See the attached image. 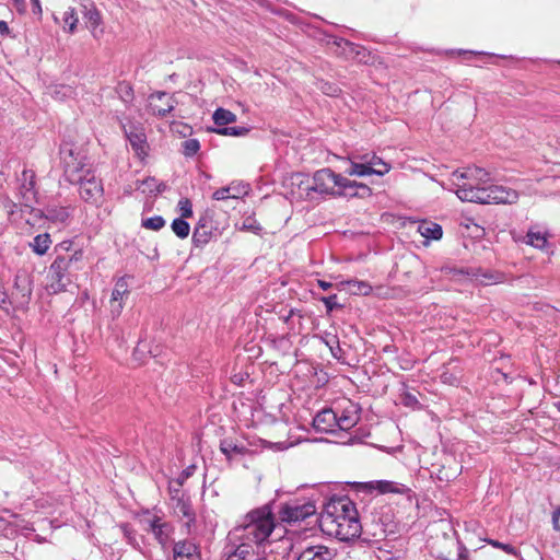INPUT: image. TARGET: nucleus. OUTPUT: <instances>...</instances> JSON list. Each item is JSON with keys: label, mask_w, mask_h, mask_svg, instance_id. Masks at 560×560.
I'll use <instances>...</instances> for the list:
<instances>
[{"label": "nucleus", "mask_w": 560, "mask_h": 560, "mask_svg": "<svg viewBox=\"0 0 560 560\" xmlns=\"http://www.w3.org/2000/svg\"><path fill=\"white\" fill-rule=\"evenodd\" d=\"M57 256L55 260H61V265L72 276L74 271L83 269V249L74 248L73 240H66L56 245Z\"/></svg>", "instance_id": "nucleus-7"}, {"label": "nucleus", "mask_w": 560, "mask_h": 560, "mask_svg": "<svg viewBox=\"0 0 560 560\" xmlns=\"http://www.w3.org/2000/svg\"><path fill=\"white\" fill-rule=\"evenodd\" d=\"M60 164L65 179L74 184L93 172L86 152L72 142L65 141L59 149Z\"/></svg>", "instance_id": "nucleus-5"}, {"label": "nucleus", "mask_w": 560, "mask_h": 560, "mask_svg": "<svg viewBox=\"0 0 560 560\" xmlns=\"http://www.w3.org/2000/svg\"><path fill=\"white\" fill-rule=\"evenodd\" d=\"M275 529V517L269 505H264L249 511L242 523L235 526L229 534L230 539L253 545L264 544Z\"/></svg>", "instance_id": "nucleus-2"}, {"label": "nucleus", "mask_w": 560, "mask_h": 560, "mask_svg": "<svg viewBox=\"0 0 560 560\" xmlns=\"http://www.w3.org/2000/svg\"><path fill=\"white\" fill-rule=\"evenodd\" d=\"M173 560H201L200 546L194 539L175 541L172 548Z\"/></svg>", "instance_id": "nucleus-20"}, {"label": "nucleus", "mask_w": 560, "mask_h": 560, "mask_svg": "<svg viewBox=\"0 0 560 560\" xmlns=\"http://www.w3.org/2000/svg\"><path fill=\"white\" fill-rule=\"evenodd\" d=\"M255 560H270V557L267 555L257 556Z\"/></svg>", "instance_id": "nucleus-64"}, {"label": "nucleus", "mask_w": 560, "mask_h": 560, "mask_svg": "<svg viewBox=\"0 0 560 560\" xmlns=\"http://www.w3.org/2000/svg\"><path fill=\"white\" fill-rule=\"evenodd\" d=\"M241 230L258 233L261 230V228L259 223L256 221V219H254L253 217H247L244 219Z\"/></svg>", "instance_id": "nucleus-51"}, {"label": "nucleus", "mask_w": 560, "mask_h": 560, "mask_svg": "<svg viewBox=\"0 0 560 560\" xmlns=\"http://www.w3.org/2000/svg\"><path fill=\"white\" fill-rule=\"evenodd\" d=\"M317 284L324 291H326V290H328V289H330L332 287V284L330 282H327L325 280H317Z\"/></svg>", "instance_id": "nucleus-62"}, {"label": "nucleus", "mask_w": 560, "mask_h": 560, "mask_svg": "<svg viewBox=\"0 0 560 560\" xmlns=\"http://www.w3.org/2000/svg\"><path fill=\"white\" fill-rule=\"evenodd\" d=\"M178 209L180 212L182 219H187L192 217V205L191 201L187 198H183L178 201Z\"/></svg>", "instance_id": "nucleus-50"}, {"label": "nucleus", "mask_w": 560, "mask_h": 560, "mask_svg": "<svg viewBox=\"0 0 560 560\" xmlns=\"http://www.w3.org/2000/svg\"><path fill=\"white\" fill-rule=\"evenodd\" d=\"M346 284L355 294L360 293L363 295H368L372 291L371 284H369L368 282L362 281V280H349L346 282Z\"/></svg>", "instance_id": "nucleus-43"}, {"label": "nucleus", "mask_w": 560, "mask_h": 560, "mask_svg": "<svg viewBox=\"0 0 560 560\" xmlns=\"http://www.w3.org/2000/svg\"><path fill=\"white\" fill-rule=\"evenodd\" d=\"M317 88L320 90L324 94L328 96H338L340 93V89L337 84L330 83L324 80H320L317 82Z\"/></svg>", "instance_id": "nucleus-46"}, {"label": "nucleus", "mask_w": 560, "mask_h": 560, "mask_svg": "<svg viewBox=\"0 0 560 560\" xmlns=\"http://www.w3.org/2000/svg\"><path fill=\"white\" fill-rule=\"evenodd\" d=\"M32 295V280L27 272L20 271L14 277V285L11 298L14 307L22 310L27 306Z\"/></svg>", "instance_id": "nucleus-14"}, {"label": "nucleus", "mask_w": 560, "mask_h": 560, "mask_svg": "<svg viewBox=\"0 0 560 560\" xmlns=\"http://www.w3.org/2000/svg\"><path fill=\"white\" fill-rule=\"evenodd\" d=\"M165 225V220L161 215H154L142 220V226L148 230L159 231Z\"/></svg>", "instance_id": "nucleus-45"}, {"label": "nucleus", "mask_w": 560, "mask_h": 560, "mask_svg": "<svg viewBox=\"0 0 560 560\" xmlns=\"http://www.w3.org/2000/svg\"><path fill=\"white\" fill-rule=\"evenodd\" d=\"M253 552V548L247 542H241L234 550L226 553L225 560H247Z\"/></svg>", "instance_id": "nucleus-34"}, {"label": "nucleus", "mask_w": 560, "mask_h": 560, "mask_svg": "<svg viewBox=\"0 0 560 560\" xmlns=\"http://www.w3.org/2000/svg\"><path fill=\"white\" fill-rule=\"evenodd\" d=\"M139 187H142L143 192L159 194L163 191L164 185L159 183L154 177L143 179Z\"/></svg>", "instance_id": "nucleus-42"}, {"label": "nucleus", "mask_w": 560, "mask_h": 560, "mask_svg": "<svg viewBox=\"0 0 560 560\" xmlns=\"http://www.w3.org/2000/svg\"><path fill=\"white\" fill-rule=\"evenodd\" d=\"M360 410L359 405L348 398L338 400L332 408L338 429L342 431L352 429L360 420Z\"/></svg>", "instance_id": "nucleus-10"}, {"label": "nucleus", "mask_w": 560, "mask_h": 560, "mask_svg": "<svg viewBox=\"0 0 560 560\" xmlns=\"http://www.w3.org/2000/svg\"><path fill=\"white\" fill-rule=\"evenodd\" d=\"M212 199L217 201L231 199L230 192L226 187H221L212 194Z\"/></svg>", "instance_id": "nucleus-54"}, {"label": "nucleus", "mask_w": 560, "mask_h": 560, "mask_svg": "<svg viewBox=\"0 0 560 560\" xmlns=\"http://www.w3.org/2000/svg\"><path fill=\"white\" fill-rule=\"evenodd\" d=\"M483 279L481 280L482 283H486V284H489V283H495L498 282V277L493 276V275H482Z\"/></svg>", "instance_id": "nucleus-58"}, {"label": "nucleus", "mask_w": 560, "mask_h": 560, "mask_svg": "<svg viewBox=\"0 0 560 560\" xmlns=\"http://www.w3.org/2000/svg\"><path fill=\"white\" fill-rule=\"evenodd\" d=\"M73 185H79L80 196L85 202L97 203L103 197V185L102 182L96 178L94 171Z\"/></svg>", "instance_id": "nucleus-17"}, {"label": "nucleus", "mask_w": 560, "mask_h": 560, "mask_svg": "<svg viewBox=\"0 0 560 560\" xmlns=\"http://www.w3.org/2000/svg\"><path fill=\"white\" fill-rule=\"evenodd\" d=\"M418 232L427 240L438 241L443 235L442 226L435 222L422 221L418 225Z\"/></svg>", "instance_id": "nucleus-30"}, {"label": "nucleus", "mask_w": 560, "mask_h": 560, "mask_svg": "<svg viewBox=\"0 0 560 560\" xmlns=\"http://www.w3.org/2000/svg\"><path fill=\"white\" fill-rule=\"evenodd\" d=\"M31 4H32V12L34 15L40 18L42 14H43V9H42V4H40V0H31Z\"/></svg>", "instance_id": "nucleus-56"}, {"label": "nucleus", "mask_w": 560, "mask_h": 560, "mask_svg": "<svg viewBox=\"0 0 560 560\" xmlns=\"http://www.w3.org/2000/svg\"><path fill=\"white\" fill-rule=\"evenodd\" d=\"M171 500L174 502L173 508L175 514L184 521L187 532L190 533L196 522V514L190 498L180 493L179 490H176L175 493L172 494Z\"/></svg>", "instance_id": "nucleus-15"}, {"label": "nucleus", "mask_w": 560, "mask_h": 560, "mask_svg": "<svg viewBox=\"0 0 560 560\" xmlns=\"http://www.w3.org/2000/svg\"><path fill=\"white\" fill-rule=\"evenodd\" d=\"M43 217L56 224H63L69 219V211L66 207L50 206L43 210Z\"/></svg>", "instance_id": "nucleus-28"}, {"label": "nucleus", "mask_w": 560, "mask_h": 560, "mask_svg": "<svg viewBox=\"0 0 560 560\" xmlns=\"http://www.w3.org/2000/svg\"><path fill=\"white\" fill-rule=\"evenodd\" d=\"M149 529L159 544L165 548L172 539L174 526L163 517L154 514L148 520Z\"/></svg>", "instance_id": "nucleus-19"}, {"label": "nucleus", "mask_w": 560, "mask_h": 560, "mask_svg": "<svg viewBox=\"0 0 560 560\" xmlns=\"http://www.w3.org/2000/svg\"><path fill=\"white\" fill-rule=\"evenodd\" d=\"M336 551L324 545L308 546L295 560H334Z\"/></svg>", "instance_id": "nucleus-24"}, {"label": "nucleus", "mask_w": 560, "mask_h": 560, "mask_svg": "<svg viewBox=\"0 0 560 560\" xmlns=\"http://www.w3.org/2000/svg\"><path fill=\"white\" fill-rule=\"evenodd\" d=\"M316 502L313 498L307 500L292 499L282 504L279 516L282 522L296 523L316 513Z\"/></svg>", "instance_id": "nucleus-6"}, {"label": "nucleus", "mask_w": 560, "mask_h": 560, "mask_svg": "<svg viewBox=\"0 0 560 560\" xmlns=\"http://www.w3.org/2000/svg\"><path fill=\"white\" fill-rule=\"evenodd\" d=\"M231 199H240L244 196L248 195L249 192V185L244 183H232L231 185L226 186Z\"/></svg>", "instance_id": "nucleus-41"}, {"label": "nucleus", "mask_w": 560, "mask_h": 560, "mask_svg": "<svg viewBox=\"0 0 560 560\" xmlns=\"http://www.w3.org/2000/svg\"><path fill=\"white\" fill-rule=\"evenodd\" d=\"M457 560H469L468 550L463 544L458 545Z\"/></svg>", "instance_id": "nucleus-57"}, {"label": "nucleus", "mask_w": 560, "mask_h": 560, "mask_svg": "<svg viewBox=\"0 0 560 560\" xmlns=\"http://www.w3.org/2000/svg\"><path fill=\"white\" fill-rule=\"evenodd\" d=\"M220 451L228 460H232L238 455H244L247 450L243 444L236 443L233 439H224L220 442Z\"/></svg>", "instance_id": "nucleus-29"}, {"label": "nucleus", "mask_w": 560, "mask_h": 560, "mask_svg": "<svg viewBox=\"0 0 560 560\" xmlns=\"http://www.w3.org/2000/svg\"><path fill=\"white\" fill-rule=\"evenodd\" d=\"M200 143L197 139H187L183 142V154L186 158H192L198 153Z\"/></svg>", "instance_id": "nucleus-44"}, {"label": "nucleus", "mask_w": 560, "mask_h": 560, "mask_svg": "<svg viewBox=\"0 0 560 560\" xmlns=\"http://www.w3.org/2000/svg\"><path fill=\"white\" fill-rule=\"evenodd\" d=\"M354 489L358 492L374 493L377 494H406L410 495L411 489L404 483L389 481V480H373L368 482H354Z\"/></svg>", "instance_id": "nucleus-11"}, {"label": "nucleus", "mask_w": 560, "mask_h": 560, "mask_svg": "<svg viewBox=\"0 0 560 560\" xmlns=\"http://www.w3.org/2000/svg\"><path fill=\"white\" fill-rule=\"evenodd\" d=\"M211 233L206 231L205 225L199 224L192 232V243L197 247H202L210 240Z\"/></svg>", "instance_id": "nucleus-38"}, {"label": "nucleus", "mask_w": 560, "mask_h": 560, "mask_svg": "<svg viewBox=\"0 0 560 560\" xmlns=\"http://www.w3.org/2000/svg\"><path fill=\"white\" fill-rule=\"evenodd\" d=\"M486 541L494 548L501 549L504 552L514 556L518 560H526L520 550L510 544H504L495 539H486Z\"/></svg>", "instance_id": "nucleus-39"}, {"label": "nucleus", "mask_w": 560, "mask_h": 560, "mask_svg": "<svg viewBox=\"0 0 560 560\" xmlns=\"http://www.w3.org/2000/svg\"><path fill=\"white\" fill-rule=\"evenodd\" d=\"M129 295V289L126 277L116 280L109 300V313L113 319L120 316L124 310V300Z\"/></svg>", "instance_id": "nucleus-18"}, {"label": "nucleus", "mask_w": 560, "mask_h": 560, "mask_svg": "<svg viewBox=\"0 0 560 560\" xmlns=\"http://www.w3.org/2000/svg\"><path fill=\"white\" fill-rule=\"evenodd\" d=\"M213 131L222 136L240 137L246 135L248 129L245 127H222L213 129Z\"/></svg>", "instance_id": "nucleus-47"}, {"label": "nucleus", "mask_w": 560, "mask_h": 560, "mask_svg": "<svg viewBox=\"0 0 560 560\" xmlns=\"http://www.w3.org/2000/svg\"><path fill=\"white\" fill-rule=\"evenodd\" d=\"M11 305H14L12 298H10L8 293L0 288V308L9 312Z\"/></svg>", "instance_id": "nucleus-53"}, {"label": "nucleus", "mask_w": 560, "mask_h": 560, "mask_svg": "<svg viewBox=\"0 0 560 560\" xmlns=\"http://www.w3.org/2000/svg\"><path fill=\"white\" fill-rule=\"evenodd\" d=\"M552 518H558V520L560 518V506H558V508L555 510V512H553V514H552Z\"/></svg>", "instance_id": "nucleus-63"}, {"label": "nucleus", "mask_w": 560, "mask_h": 560, "mask_svg": "<svg viewBox=\"0 0 560 560\" xmlns=\"http://www.w3.org/2000/svg\"><path fill=\"white\" fill-rule=\"evenodd\" d=\"M14 9L19 14H25L27 11L26 0H11Z\"/></svg>", "instance_id": "nucleus-55"}, {"label": "nucleus", "mask_w": 560, "mask_h": 560, "mask_svg": "<svg viewBox=\"0 0 560 560\" xmlns=\"http://www.w3.org/2000/svg\"><path fill=\"white\" fill-rule=\"evenodd\" d=\"M306 190L307 195L314 192L319 196L354 197L371 194V188L368 185L350 180L328 167L320 168L313 174L311 184L306 186Z\"/></svg>", "instance_id": "nucleus-3"}, {"label": "nucleus", "mask_w": 560, "mask_h": 560, "mask_svg": "<svg viewBox=\"0 0 560 560\" xmlns=\"http://www.w3.org/2000/svg\"><path fill=\"white\" fill-rule=\"evenodd\" d=\"M51 245V238L49 233L37 234L30 243V247L38 256H44Z\"/></svg>", "instance_id": "nucleus-32"}, {"label": "nucleus", "mask_w": 560, "mask_h": 560, "mask_svg": "<svg viewBox=\"0 0 560 560\" xmlns=\"http://www.w3.org/2000/svg\"><path fill=\"white\" fill-rule=\"evenodd\" d=\"M176 101L166 92H156L151 95L150 109L153 115L163 118L175 107Z\"/></svg>", "instance_id": "nucleus-22"}, {"label": "nucleus", "mask_w": 560, "mask_h": 560, "mask_svg": "<svg viewBox=\"0 0 560 560\" xmlns=\"http://www.w3.org/2000/svg\"><path fill=\"white\" fill-rule=\"evenodd\" d=\"M120 528L124 533L126 541L133 548H138L139 542L136 537V532L130 527V525L125 523L120 525Z\"/></svg>", "instance_id": "nucleus-49"}, {"label": "nucleus", "mask_w": 560, "mask_h": 560, "mask_svg": "<svg viewBox=\"0 0 560 560\" xmlns=\"http://www.w3.org/2000/svg\"><path fill=\"white\" fill-rule=\"evenodd\" d=\"M84 19L93 37L98 38L103 34V28H101L102 16L100 11L95 7L85 8Z\"/></svg>", "instance_id": "nucleus-27"}, {"label": "nucleus", "mask_w": 560, "mask_h": 560, "mask_svg": "<svg viewBox=\"0 0 560 560\" xmlns=\"http://www.w3.org/2000/svg\"><path fill=\"white\" fill-rule=\"evenodd\" d=\"M62 20H63V23H65L63 30L67 31L70 34H73L75 32V30H77V25H78V22H79L75 9L74 8H68L63 12Z\"/></svg>", "instance_id": "nucleus-36"}, {"label": "nucleus", "mask_w": 560, "mask_h": 560, "mask_svg": "<svg viewBox=\"0 0 560 560\" xmlns=\"http://www.w3.org/2000/svg\"><path fill=\"white\" fill-rule=\"evenodd\" d=\"M360 160L365 161L366 165L370 166V170L373 175L384 176L390 171V164L385 162L383 159L377 156L375 153H366L360 155Z\"/></svg>", "instance_id": "nucleus-26"}, {"label": "nucleus", "mask_w": 560, "mask_h": 560, "mask_svg": "<svg viewBox=\"0 0 560 560\" xmlns=\"http://www.w3.org/2000/svg\"><path fill=\"white\" fill-rule=\"evenodd\" d=\"M319 526L325 534L341 541L359 537L362 530L355 504L345 495L324 503Z\"/></svg>", "instance_id": "nucleus-1"}, {"label": "nucleus", "mask_w": 560, "mask_h": 560, "mask_svg": "<svg viewBox=\"0 0 560 560\" xmlns=\"http://www.w3.org/2000/svg\"><path fill=\"white\" fill-rule=\"evenodd\" d=\"M122 88L126 89V91H124V94L126 95V97L132 98V95H133L132 88L127 83H121L120 89H122Z\"/></svg>", "instance_id": "nucleus-59"}, {"label": "nucleus", "mask_w": 560, "mask_h": 560, "mask_svg": "<svg viewBox=\"0 0 560 560\" xmlns=\"http://www.w3.org/2000/svg\"><path fill=\"white\" fill-rule=\"evenodd\" d=\"M320 301L324 303L327 312H331L335 308L340 307L341 305L338 303V296L337 294H331L328 296L320 298Z\"/></svg>", "instance_id": "nucleus-52"}, {"label": "nucleus", "mask_w": 560, "mask_h": 560, "mask_svg": "<svg viewBox=\"0 0 560 560\" xmlns=\"http://www.w3.org/2000/svg\"><path fill=\"white\" fill-rule=\"evenodd\" d=\"M47 289L50 293H59L66 291L68 285L72 283L73 276L68 269L61 265V260H55L50 264L47 275Z\"/></svg>", "instance_id": "nucleus-13"}, {"label": "nucleus", "mask_w": 560, "mask_h": 560, "mask_svg": "<svg viewBox=\"0 0 560 560\" xmlns=\"http://www.w3.org/2000/svg\"><path fill=\"white\" fill-rule=\"evenodd\" d=\"M36 175L32 170H24L20 177V194L25 206H31L36 201Z\"/></svg>", "instance_id": "nucleus-21"}, {"label": "nucleus", "mask_w": 560, "mask_h": 560, "mask_svg": "<svg viewBox=\"0 0 560 560\" xmlns=\"http://www.w3.org/2000/svg\"><path fill=\"white\" fill-rule=\"evenodd\" d=\"M490 173L479 166H467L452 173L451 182L456 196L466 202L481 203L491 183Z\"/></svg>", "instance_id": "nucleus-4"}, {"label": "nucleus", "mask_w": 560, "mask_h": 560, "mask_svg": "<svg viewBox=\"0 0 560 560\" xmlns=\"http://www.w3.org/2000/svg\"><path fill=\"white\" fill-rule=\"evenodd\" d=\"M57 256L55 260H61V265L72 276L74 271L83 269V249L74 248L73 240H66L56 245Z\"/></svg>", "instance_id": "nucleus-9"}, {"label": "nucleus", "mask_w": 560, "mask_h": 560, "mask_svg": "<svg viewBox=\"0 0 560 560\" xmlns=\"http://www.w3.org/2000/svg\"><path fill=\"white\" fill-rule=\"evenodd\" d=\"M548 236L547 231L541 230L539 226H532L525 236V243L542 250L549 245Z\"/></svg>", "instance_id": "nucleus-25"}, {"label": "nucleus", "mask_w": 560, "mask_h": 560, "mask_svg": "<svg viewBox=\"0 0 560 560\" xmlns=\"http://www.w3.org/2000/svg\"><path fill=\"white\" fill-rule=\"evenodd\" d=\"M122 129L135 155L141 162H144L150 151L144 128L141 125L129 122L122 125Z\"/></svg>", "instance_id": "nucleus-12"}, {"label": "nucleus", "mask_w": 560, "mask_h": 560, "mask_svg": "<svg viewBox=\"0 0 560 560\" xmlns=\"http://www.w3.org/2000/svg\"><path fill=\"white\" fill-rule=\"evenodd\" d=\"M212 119L219 128H222L226 127L229 124L235 122L237 118L231 110L219 107L214 110Z\"/></svg>", "instance_id": "nucleus-33"}, {"label": "nucleus", "mask_w": 560, "mask_h": 560, "mask_svg": "<svg viewBox=\"0 0 560 560\" xmlns=\"http://www.w3.org/2000/svg\"><path fill=\"white\" fill-rule=\"evenodd\" d=\"M75 94V89L68 84H58L51 89V96L59 101L72 98Z\"/></svg>", "instance_id": "nucleus-35"}, {"label": "nucleus", "mask_w": 560, "mask_h": 560, "mask_svg": "<svg viewBox=\"0 0 560 560\" xmlns=\"http://www.w3.org/2000/svg\"><path fill=\"white\" fill-rule=\"evenodd\" d=\"M441 378H442L443 383H450V384H453L456 381L455 377H453L452 375H448L447 373H442Z\"/></svg>", "instance_id": "nucleus-61"}, {"label": "nucleus", "mask_w": 560, "mask_h": 560, "mask_svg": "<svg viewBox=\"0 0 560 560\" xmlns=\"http://www.w3.org/2000/svg\"><path fill=\"white\" fill-rule=\"evenodd\" d=\"M400 402L404 406L412 408V409H420V407H421V404L418 400L417 396L409 392L401 393Z\"/></svg>", "instance_id": "nucleus-48"}, {"label": "nucleus", "mask_w": 560, "mask_h": 560, "mask_svg": "<svg viewBox=\"0 0 560 560\" xmlns=\"http://www.w3.org/2000/svg\"><path fill=\"white\" fill-rule=\"evenodd\" d=\"M171 228L174 234L182 240L186 238L190 232L189 223L182 218L174 219L171 224Z\"/></svg>", "instance_id": "nucleus-37"}, {"label": "nucleus", "mask_w": 560, "mask_h": 560, "mask_svg": "<svg viewBox=\"0 0 560 560\" xmlns=\"http://www.w3.org/2000/svg\"><path fill=\"white\" fill-rule=\"evenodd\" d=\"M485 200L481 203H503V205H512L518 200V192L515 189H512L502 185H492L489 183L488 188L485 191Z\"/></svg>", "instance_id": "nucleus-16"}, {"label": "nucleus", "mask_w": 560, "mask_h": 560, "mask_svg": "<svg viewBox=\"0 0 560 560\" xmlns=\"http://www.w3.org/2000/svg\"><path fill=\"white\" fill-rule=\"evenodd\" d=\"M313 427L317 432L329 433L338 430L336 415L332 408H324L313 418Z\"/></svg>", "instance_id": "nucleus-23"}, {"label": "nucleus", "mask_w": 560, "mask_h": 560, "mask_svg": "<svg viewBox=\"0 0 560 560\" xmlns=\"http://www.w3.org/2000/svg\"><path fill=\"white\" fill-rule=\"evenodd\" d=\"M10 28L5 21H0V34L3 36L9 35Z\"/></svg>", "instance_id": "nucleus-60"}, {"label": "nucleus", "mask_w": 560, "mask_h": 560, "mask_svg": "<svg viewBox=\"0 0 560 560\" xmlns=\"http://www.w3.org/2000/svg\"><path fill=\"white\" fill-rule=\"evenodd\" d=\"M350 167L346 170V173L350 176H370L373 175L370 166L366 165L365 161L360 160V155H352L349 158Z\"/></svg>", "instance_id": "nucleus-31"}, {"label": "nucleus", "mask_w": 560, "mask_h": 560, "mask_svg": "<svg viewBox=\"0 0 560 560\" xmlns=\"http://www.w3.org/2000/svg\"><path fill=\"white\" fill-rule=\"evenodd\" d=\"M345 46L343 49L351 55L353 58L358 59L359 61H364L366 57V50L364 47L357 45L354 43H351L349 40L343 42Z\"/></svg>", "instance_id": "nucleus-40"}, {"label": "nucleus", "mask_w": 560, "mask_h": 560, "mask_svg": "<svg viewBox=\"0 0 560 560\" xmlns=\"http://www.w3.org/2000/svg\"><path fill=\"white\" fill-rule=\"evenodd\" d=\"M57 256L55 260H61V265L72 276L74 271L83 269V249L74 248L73 240H66L56 245Z\"/></svg>", "instance_id": "nucleus-8"}]
</instances>
